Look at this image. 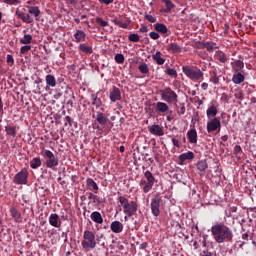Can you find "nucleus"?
I'll use <instances>...</instances> for the list:
<instances>
[{"instance_id":"a211bd4d","label":"nucleus","mask_w":256,"mask_h":256,"mask_svg":"<svg viewBox=\"0 0 256 256\" xmlns=\"http://www.w3.org/2000/svg\"><path fill=\"white\" fill-rule=\"evenodd\" d=\"M231 65L235 73H241V71H243V67H245V64L241 60L234 61Z\"/></svg>"},{"instance_id":"4d7b16f0","label":"nucleus","mask_w":256,"mask_h":256,"mask_svg":"<svg viewBox=\"0 0 256 256\" xmlns=\"http://www.w3.org/2000/svg\"><path fill=\"white\" fill-rule=\"evenodd\" d=\"M100 3H104V5H111L113 3V0H99Z\"/></svg>"},{"instance_id":"de8ad7c7","label":"nucleus","mask_w":256,"mask_h":256,"mask_svg":"<svg viewBox=\"0 0 256 256\" xmlns=\"http://www.w3.org/2000/svg\"><path fill=\"white\" fill-rule=\"evenodd\" d=\"M31 51V45H25L20 48L21 55H25V53H29Z\"/></svg>"},{"instance_id":"c85d7f7f","label":"nucleus","mask_w":256,"mask_h":256,"mask_svg":"<svg viewBox=\"0 0 256 256\" xmlns=\"http://www.w3.org/2000/svg\"><path fill=\"white\" fill-rule=\"evenodd\" d=\"M46 84L48 85V87H56L57 80L55 79V76L51 74L46 75Z\"/></svg>"},{"instance_id":"6e6d98bb","label":"nucleus","mask_w":256,"mask_h":256,"mask_svg":"<svg viewBox=\"0 0 256 256\" xmlns=\"http://www.w3.org/2000/svg\"><path fill=\"white\" fill-rule=\"evenodd\" d=\"M149 31V28H147V26L142 25L140 28V33H147Z\"/></svg>"},{"instance_id":"a19ab883","label":"nucleus","mask_w":256,"mask_h":256,"mask_svg":"<svg viewBox=\"0 0 256 256\" xmlns=\"http://www.w3.org/2000/svg\"><path fill=\"white\" fill-rule=\"evenodd\" d=\"M138 69H139L140 73H142L143 75L149 74V66H147L146 63L141 64L138 67Z\"/></svg>"},{"instance_id":"473e14b6","label":"nucleus","mask_w":256,"mask_h":256,"mask_svg":"<svg viewBox=\"0 0 256 256\" xmlns=\"http://www.w3.org/2000/svg\"><path fill=\"white\" fill-rule=\"evenodd\" d=\"M96 121L99 123V125H105L108 119L105 117V114H103V112H98L96 115Z\"/></svg>"},{"instance_id":"6ab92c4d","label":"nucleus","mask_w":256,"mask_h":256,"mask_svg":"<svg viewBox=\"0 0 256 256\" xmlns=\"http://www.w3.org/2000/svg\"><path fill=\"white\" fill-rule=\"evenodd\" d=\"M86 185L90 189V191L93 190L94 193H97V191H99V186L97 185V182L92 178H88L86 180Z\"/></svg>"},{"instance_id":"c9c22d12","label":"nucleus","mask_w":256,"mask_h":256,"mask_svg":"<svg viewBox=\"0 0 256 256\" xmlns=\"http://www.w3.org/2000/svg\"><path fill=\"white\" fill-rule=\"evenodd\" d=\"M79 49L82 51V53H86L87 55H91V53H93V48L91 46H87L86 44H80Z\"/></svg>"},{"instance_id":"20e7f679","label":"nucleus","mask_w":256,"mask_h":256,"mask_svg":"<svg viewBox=\"0 0 256 256\" xmlns=\"http://www.w3.org/2000/svg\"><path fill=\"white\" fill-rule=\"evenodd\" d=\"M182 71L188 79H191V81H199L200 79H203V71L196 66H183Z\"/></svg>"},{"instance_id":"b1692460","label":"nucleus","mask_w":256,"mask_h":256,"mask_svg":"<svg viewBox=\"0 0 256 256\" xmlns=\"http://www.w3.org/2000/svg\"><path fill=\"white\" fill-rule=\"evenodd\" d=\"M165 3L166 8L162 9V13H170L172 9H175V4L171 0H162Z\"/></svg>"},{"instance_id":"bb28decb","label":"nucleus","mask_w":256,"mask_h":256,"mask_svg":"<svg viewBox=\"0 0 256 256\" xmlns=\"http://www.w3.org/2000/svg\"><path fill=\"white\" fill-rule=\"evenodd\" d=\"M49 223L52 225V227H60L61 224H59V215L51 214L49 217Z\"/></svg>"},{"instance_id":"5701e85b","label":"nucleus","mask_w":256,"mask_h":256,"mask_svg":"<svg viewBox=\"0 0 256 256\" xmlns=\"http://www.w3.org/2000/svg\"><path fill=\"white\" fill-rule=\"evenodd\" d=\"M156 111H158V113H165L169 111V106L165 102H157Z\"/></svg>"},{"instance_id":"774afa93","label":"nucleus","mask_w":256,"mask_h":256,"mask_svg":"<svg viewBox=\"0 0 256 256\" xmlns=\"http://www.w3.org/2000/svg\"><path fill=\"white\" fill-rule=\"evenodd\" d=\"M147 242H143L141 245H140V248L141 249H147Z\"/></svg>"},{"instance_id":"393cba45","label":"nucleus","mask_w":256,"mask_h":256,"mask_svg":"<svg viewBox=\"0 0 256 256\" xmlns=\"http://www.w3.org/2000/svg\"><path fill=\"white\" fill-rule=\"evenodd\" d=\"M91 219L94 221V223H98V225H101L103 223V216H101L100 212H92Z\"/></svg>"},{"instance_id":"9b49d317","label":"nucleus","mask_w":256,"mask_h":256,"mask_svg":"<svg viewBox=\"0 0 256 256\" xmlns=\"http://www.w3.org/2000/svg\"><path fill=\"white\" fill-rule=\"evenodd\" d=\"M15 15L24 23H33V17H31L29 14H25V12H21L19 9L16 10Z\"/></svg>"},{"instance_id":"412c9836","label":"nucleus","mask_w":256,"mask_h":256,"mask_svg":"<svg viewBox=\"0 0 256 256\" xmlns=\"http://www.w3.org/2000/svg\"><path fill=\"white\" fill-rule=\"evenodd\" d=\"M154 29L155 31H157L158 33H162V35H165L168 33L169 29H167V26L163 23H156L154 25Z\"/></svg>"},{"instance_id":"09e8293b","label":"nucleus","mask_w":256,"mask_h":256,"mask_svg":"<svg viewBox=\"0 0 256 256\" xmlns=\"http://www.w3.org/2000/svg\"><path fill=\"white\" fill-rule=\"evenodd\" d=\"M145 19L149 21L150 23H156L157 18L153 15L145 14Z\"/></svg>"},{"instance_id":"cd10ccee","label":"nucleus","mask_w":256,"mask_h":256,"mask_svg":"<svg viewBox=\"0 0 256 256\" xmlns=\"http://www.w3.org/2000/svg\"><path fill=\"white\" fill-rule=\"evenodd\" d=\"M190 143H197V130L191 129L187 132Z\"/></svg>"},{"instance_id":"72a5a7b5","label":"nucleus","mask_w":256,"mask_h":256,"mask_svg":"<svg viewBox=\"0 0 256 256\" xmlns=\"http://www.w3.org/2000/svg\"><path fill=\"white\" fill-rule=\"evenodd\" d=\"M214 42H205L204 43V49L208 51V53H213L214 49H219V47L216 46Z\"/></svg>"},{"instance_id":"e433bc0d","label":"nucleus","mask_w":256,"mask_h":256,"mask_svg":"<svg viewBox=\"0 0 256 256\" xmlns=\"http://www.w3.org/2000/svg\"><path fill=\"white\" fill-rule=\"evenodd\" d=\"M33 41V36L30 34H25L23 38L20 39L22 45H29Z\"/></svg>"},{"instance_id":"3c124183","label":"nucleus","mask_w":256,"mask_h":256,"mask_svg":"<svg viewBox=\"0 0 256 256\" xmlns=\"http://www.w3.org/2000/svg\"><path fill=\"white\" fill-rule=\"evenodd\" d=\"M88 199H90V201H93V203H95L97 201V196L95 194L89 192Z\"/></svg>"},{"instance_id":"1a4fd4ad","label":"nucleus","mask_w":256,"mask_h":256,"mask_svg":"<svg viewBox=\"0 0 256 256\" xmlns=\"http://www.w3.org/2000/svg\"><path fill=\"white\" fill-rule=\"evenodd\" d=\"M29 177V173L22 169L19 173H17L14 177V183L16 185H27V179Z\"/></svg>"},{"instance_id":"338daca9","label":"nucleus","mask_w":256,"mask_h":256,"mask_svg":"<svg viewBox=\"0 0 256 256\" xmlns=\"http://www.w3.org/2000/svg\"><path fill=\"white\" fill-rule=\"evenodd\" d=\"M65 119H66L67 123H68V124L70 125V127H71V125H73V124L71 123V117H70V116H66Z\"/></svg>"},{"instance_id":"052dcab7","label":"nucleus","mask_w":256,"mask_h":256,"mask_svg":"<svg viewBox=\"0 0 256 256\" xmlns=\"http://www.w3.org/2000/svg\"><path fill=\"white\" fill-rule=\"evenodd\" d=\"M172 143H173L174 147H180V146H179V140L173 138V139H172Z\"/></svg>"},{"instance_id":"aec40b11","label":"nucleus","mask_w":256,"mask_h":256,"mask_svg":"<svg viewBox=\"0 0 256 256\" xmlns=\"http://www.w3.org/2000/svg\"><path fill=\"white\" fill-rule=\"evenodd\" d=\"M112 22L114 23V25H117L118 27H121L122 29H127L129 27V24L131 23V21L127 18L125 21L119 20V19H114V20H112Z\"/></svg>"},{"instance_id":"4be33fe9","label":"nucleus","mask_w":256,"mask_h":256,"mask_svg":"<svg viewBox=\"0 0 256 256\" xmlns=\"http://www.w3.org/2000/svg\"><path fill=\"white\" fill-rule=\"evenodd\" d=\"M232 81L235 83V85H241V83L245 81V76L242 75L241 72H236V74H234L232 77Z\"/></svg>"},{"instance_id":"a18cd8bd","label":"nucleus","mask_w":256,"mask_h":256,"mask_svg":"<svg viewBox=\"0 0 256 256\" xmlns=\"http://www.w3.org/2000/svg\"><path fill=\"white\" fill-rule=\"evenodd\" d=\"M128 39L129 41H132V43H139L140 37L139 34H130Z\"/></svg>"},{"instance_id":"f3484780","label":"nucleus","mask_w":256,"mask_h":256,"mask_svg":"<svg viewBox=\"0 0 256 256\" xmlns=\"http://www.w3.org/2000/svg\"><path fill=\"white\" fill-rule=\"evenodd\" d=\"M181 51H183V49L177 43H170L167 45L168 53H181Z\"/></svg>"},{"instance_id":"dca6fc26","label":"nucleus","mask_w":256,"mask_h":256,"mask_svg":"<svg viewBox=\"0 0 256 256\" xmlns=\"http://www.w3.org/2000/svg\"><path fill=\"white\" fill-rule=\"evenodd\" d=\"M112 233H121L123 231V223L119 221H114L110 225Z\"/></svg>"},{"instance_id":"2f4dec72","label":"nucleus","mask_w":256,"mask_h":256,"mask_svg":"<svg viewBox=\"0 0 256 256\" xmlns=\"http://www.w3.org/2000/svg\"><path fill=\"white\" fill-rule=\"evenodd\" d=\"M28 13L34 17H39L41 15V10L37 6H28Z\"/></svg>"},{"instance_id":"f03ea898","label":"nucleus","mask_w":256,"mask_h":256,"mask_svg":"<svg viewBox=\"0 0 256 256\" xmlns=\"http://www.w3.org/2000/svg\"><path fill=\"white\" fill-rule=\"evenodd\" d=\"M118 201L123 207V213H125L127 217H133V215L137 213V202H129V199L125 198V196L118 197Z\"/></svg>"},{"instance_id":"f704fd0d","label":"nucleus","mask_w":256,"mask_h":256,"mask_svg":"<svg viewBox=\"0 0 256 256\" xmlns=\"http://www.w3.org/2000/svg\"><path fill=\"white\" fill-rule=\"evenodd\" d=\"M40 166H41V158L36 157V158H33V159L30 161V167H31L32 169H39Z\"/></svg>"},{"instance_id":"bf43d9fd","label":"nucleus","mask_w":256,"mask_h":256,"mask_svg":"<svg viewBox=\"0 0 256 256\" xmlns=\"http://www.w3.org/2000/svg\"><path fill=\"white\" fill-rule=\"evenodd\" d=\"M178 115H185V107L184 106L180 107V109L178 110Z\"/></svg>"},{"instance_id":"58836bf2","label":"nucleus","mask_w":256,"mask_h":256,"mask_svg":"<svg viewBox=\"0 0 256 256\" xmlns=\"http://www.w3.org/2000/svg\"><path fill=\"white\" fill-rule=\"evenodd\" d=\"M216 58L220 63H227V55L221 51L217 52Z\"/></svg>"},{"instance_id":"9d476101","label":"nucleus","mask_w":256,"mask_h":256,"mask_svg":"<svg viewBox=\"0 0 256 256\" xmlns=\"http://www.w3.org/2000/svg\"><path fill=\"white\" fill-rule=\"evenodd\" d=\"M217 129H221V120H219V118H213L207 123V132L213 133V131H217Z\"/></svg>"},{"instance_id":"2eb2a0df","label":"nucleus","mask_w":256,"mask_h":256,"mask_svg":"<svg viewBox=\"0 0 256 256\" xmlns=\"http://www.w3.org/2000/svg\"><path fill=\"white\" fill-rule=\"evenodd\" d=\"M110 100L112 101V103L121 101V90L119 88H113V90L110 92Z\"/></svg>"},{"instance_id":"e2e57ef3","label":"nucleus","mask_w":256,"mask_h":256,"mask_svg":"<svg viewBox=\"0 0 256 256\" xmlns=\"http://www.w3.org/2000/svg\"><path fill=\"white\" fill-rule=\"evenodd\" d=\"M202 256H213V254H211V252L206 250L202 252Z\"/></svg>"},{"instance_id":"ea45409f","label":"nucleus","mask_w":256,"mask_h":256,"mask_svg":"<svg viewBox=\"0 0 256 256\" xmlns=\"http://www.w3.org/2000/svg\"><path fill=\"white\" fill-rule=\"evenodd\" d=\"M5 131L7 135H11V137H15L17 135V131L15 130V127L13 126H6Z\"/></svg>"},{"instance_id":"ddd939ff","label":"nucleus","mask_w":256,"mask_h":256,"mask_svg":"<svg viewBox=\"0 0 256 256\" xmlns=\"http://www.w3.org/2000/svg\"><path fill=\"white\" fill-rule=\"evenodd\" d=\"M179 164L183 165V163H185V161H191L193 159H195V154L192 151L186 152L181 154L179 157Z\"/></svg>"},{"instance_id":"c756f323","label":"nucleus","mask_w":256,"mask_h":256,"mask_svg":"<svg viewBox=\"0 0 256 256\" xmlns=\"http://www.w3.org/2000/svg\"><path fill=\"white\" fill-rule=\"evenodd\" d=\"M154 61H156L157 65H164L165 58H161V51H157L154 55H152Z\"/></svg>"},{"instance_id":"0eeeda50","label":"nucleus","mask_w":256,"mask_h":256,"mask_svg":"<svg viewBox=\"0 0 256 256\" xmlns=\"http://www.w3.org/2000/svg\"><path fill=\"white\" fill-rule=\"evenodd\" d=\"M151 211H152V215H154V217H159V215L161 214V195L160 194H156L152 199H151Z\"/></svg>"},{"instance_id":"4c0bfd02","label":"nucleus","mask_w":256,"mask_h":256,"mask_svg":"<svg viewBox=\"0 0 256 256\" xmlns=\"http://www.w3.org/2000/svg\"><path fill=\"white\" fill-rule=\"evenodd\" d=\"M206 114H207V117H216V115H217V107H215V105L210 106L207 109Z\"/></svg>"},{"instance_id":"49530a36","label":"nucleus","mask_w":256,"mask_h":256,"mask_svg":"<svg viewBox=\"0 0 256 256\" xmlns=\"http://www.w3.org/2000/svg\"><path fill=\"white\" fill-rule=\"evenodd\" d=\"M115 61H116V63H119L121 65V64L125 63V56H123V54H116Z\"/></svg>"},{"instance_id":"8fccbe9b","label":"nucleus","mask_w":256,"mask_h":256,"mask_svg":"<svg viewBox=\"0 0 256 256\" xmlns=\"http://www.w3.org/2000/svg\"><path fill=\"white\" fill-rule=\"evenodd\" d=\"M149 37H151V39H154V41H157V39H159L160 35L157 32H150Z\"/></svg>"},{"instance_id":"5fc2aeb1","label":"nucleus","mask_w":256,"mask_h":256,"mask_svg":"<svg viewBox=\"0 0 256 256\" xmlns=\"http://www.w3.org/2000/svg\"><path fill=\"white\" fill-rule=\"evenodd\" d=\"M7 63H11V65L15 63V60L13 59V56L11 54L7 55Z\"/></svg>"},{"instance_id":"37998d69","label":"nucleus","mask_w":256,"mask_h":256,"mask_svg":"<svg viewBox=\"0 0 256 256\" xmlns=\"http://www.w3.org/2000/svg\"><path fill=\"white\" fill-rule=\"evenodd\" d=\"M210 81L214 83V85H219V76H217V72L213 71Z\"/></svg>"},{"instance_id":"f8f14e48","label":"nucleus","mask_w":256,"mask_h":256,"mask_svg":"<svg viewBox=\"0 0 256 256\" xmlns=\"http://www.w3.org/2000/svg\"><path fill=\"white\" fill-rule=\"evenodd\" d=\"M10 214L16 223H21L23 221V218L21 217V212L17 209V207L12 206L10 208Z\"/></svg>"},{"instance_id":"7ed1b4c3","label":"nucleus","mask_w":256,"mask_h":256,"mask_svg":"<svg viewBox=\"0 0 256 256\" xmlns=\"http://www.w3.org/2000/svg\"><path fill=\"white\" fill-rule=\"evenodd\" d=\"M82 248L84 251H91L97 247V240H95V233L90 230H85L83 233Z\"/></svg>"},{"instance_id":"a878e982","label":"nucleus","mask_w":256,"mask_h":256,"mask_svg":"<svg viewBox=\"0 0 256 256\" xmlns=\"http://www.w3.org/2000/svg\"><path fill=\"white\" fill-rule=\"evenodd\" d=\"M74 37L76 39V43H81L82 41H85L87 34H85L82 30H77Z\"/></svg>"},{"instance_id":"423d86ee","label":"nucleus","mask_w":256,"mask_h":256,"mask_svg":"<svg viewBox=\"0 0 256 256\" xmlns=\"http://www.w3.org/2000/svg\"><path fill=\"white\" fill-rule=\"evenodd\" d=\"M177 97V93H175L171 88H166L161 91V99L166 101V103H177Z\"/></svg>"},{"instance_id":"603ef678","label":"nucleus","mask_w":256,"mask_h":256,"mask_svg":"<svg viewBox=\"0 0 256 256\" xmlns=\"http://www.w3.org/2000/svg\"><path fill=\"white\" fill-rule=\"evenodd\" d=\"M196 48L197 49H205V42H197Z\"/></svg>"},{"instance_id":"6e6552de","label":"nucleus","mask_w":256,"mask_h":256,"mask_svg":"<svg viewBox=\"0 0 256 256\" xmlns=\"http://www.w3.org/2000/svg\"><path fill=\"white\" fill-rule=\"evenodd\" d=\"M144 177L147 180V185L143 187L144 193H149L153 189V185H155V176L151 171L147 170L144 172Z\"/></svg>"},{"instance_id":"7c9ffc66","label":"nucleus","mask_w":256,"mask_h":256,"mask_svg":"<svg viewBox=\"0 0 256 256\" xmlns=\"http://www.w3.org/2000/svg\"><path fill=\"white\" fill-rule=\"evenodd\" d=\"M92 105L96 106V109H99L103 105L101 98L97 97V94H91Z\"/></svg>"},{"instance_id":"4468645a","label":"nucleus","mask_w":256,"mask_h":256,"mask_svg":"<svg viewBox=\"0 0 256 256\" xmlns=\"http://www.w3.org/2000/svg\"><path fill=\"white\" fill-rule=\"evenodd\" d=\"M149 131L152 135H156V137H163V135H165L163 128L157 124L152 125Z\"/></svg>"},{"instance_id":"79ce46f5","label":"nucleus","mask_w":256,"mask_h":256,"mask_svg":"<svg viewBox=\"0 0 256 256\" xmlns=\"http://www.w3.org/2000/svg\"><path fill=\"white\" fill-rule=\"evenodd\" d=\"M207 161L205 160H201L197 163V169L198 171H205V169H207Z\"/></svg>"},{"instance_id":"0e129e2a","label":"nucleus","mask_w":256,"mask_h":256,"mask_svg":"<svg viewBox=\"0 0 256 256\" xmlns=\"http://www.w3.org/2000/svg\"><path fill=\"white\" fill-rule=\"evenodd\" d=\"M201 87H202V89H203L204 91H207V87H209V84H207V83H202V84H201Z\"/></svg>"},{"instance_id":"864d4df0","label":"nucleus","mask_w":256,"mask_h":256,"mask_svg":"<svg viewBox=\"0 0 256 256\" xmlns=\"http://www.w3.org/2000/svg\"><path fill=\"white\" fill-rule=\"evenodd\" d=\"M168 75H170L171 77H175V75H177V71H175L174 69H168L167 70Z\"/></svg>"},{"instance_id":"13d9d810","label":"nucleus","mask_w":256,"mask_h":256,"mask_svg":"<svg viewBox=\"0 0 256 256\" xmlns=\"http://www.w3.org/2000/svg\"><path fill=\"white\" fill-rule=\"evenodd\" d=\"M5 3H8V5H15V3H18V0H4Z\"/></svg>"},{"instance_id":"69168bd1","label":"nucleus","mask_w":256,"mask_h":256,"mask_svg":"<svg viewBox=\"0 0 256 256\" xmlns=\"http://www.w3.org/2000/svg\"><path fill=\"white\" fill-rule=\"evenodd\" d=\"M140 185H141V187H147V181L146 180H141Z\"/></svg>"},{"instance_id":"39448f33","label":"nucleus","mask_w":256,"mask_h":256,"mask_svg":"<svg viewBox=\"0 0 256 256\" xmlns=\"http://www.w3.org/2000/svg\"><path fill=\"white\" fill-rule=\"evenodd\" d=\"M41 155L46 159V167L48 169H55L59 165V158L51 150H44L41 152Z\"/></svg>"},{"instance_id":"680f3d73","label":"nucleus","mask_w":256,"mask_h":256,"mask_svg":"<svg viewBox=\"0 0 256 256\" xmlns=\"http://www.w3.org/2000/svg\"><path fill=\"white\" fill-rule=\"evenodd\" d=\"M234 153H241V146L236 145V146L234 147Z\"/></svg>"},{"instance_id":"f257e3e1","label":"nucleus","mask_w":256,"mask_h":256,"mask_svg":"<svg viewBox=\"0 0 256 256\" xmlns=\"http://www.w3.org/2000/svg\"><path fill=\"white\" fill-rule=\"evenodd\" d=\"M211 234L218 244L233 243V230L225 222H216L211 227Z\"/></svg>"},{"instance_id":"c03bdc74","label":"nucleus","mask_w":256,"mask_h":256,"mask_svg":"<svg viewBox=\"0 0 256 256\" xmlns=\"http://www.w3.org/2000/svg\"><path fill=\"white\" fill-rule=\"evenodd\" d=\"M96 23L98 25H100V27H108L109 26V22L103 20V18H101V17L96 18Z\"/></svg>"}]
</instances>
